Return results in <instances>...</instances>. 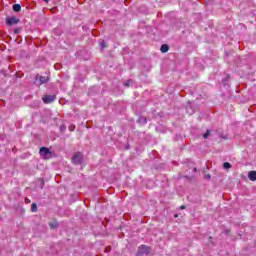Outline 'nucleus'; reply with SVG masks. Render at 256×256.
<instances>
[{
    "instance_id": "f8f14e48",
    "label": "nucleus",
    "mask_w": 256,
    "mask_h": 256,
    "mask_svg": "<svg viewBox=\"0 0 256 256\" xmlns=\"http://www.w3.org/2000/svg\"><path fill=\"white\" fill-rule=\"evenodd\" d=\"M101 48L105 49L107 47V43L105 41L100 42Z\"/></svg>"
},
{
    "instance_id": "f03ea898",
    "label": "nucleus",
    "mask_w": 256,
    "mask_h": 256,
    "mask_svg": "<svg viewBox=\"0 0 256 256\" xmlns=\"http://www.w3.org/2000/svg\"><path fill=\"white\" fill-rule=\"evenodd\" d=\"M82 159H83V155L81 153H76L72 157V163H74V165H79V163H81Z\"/></svg>"
},
{
    "instance_id": "1a4fd4ad",
    "label": "nucleus",
    "mask_w": 256,
    "mask_h": 256,
    "mask_svg": "<svg viewBox=\"0 0 256 256\" xmlns=\"http://www.w3.org/2000/svg\"><path fill=\"white\" fill-rule=\"evenodd\" d=\"M223 167H224V169H231V163L225 162V163L223 164Z\"/></svg>"
},
{
    "instance_id": "0eeeda50",
    "label": "nucleus",
    "mask_w": 256,
    "mask_h": 256,
    "mask_svg": "<svg viewBox=\"0 0 256 256\" xmlns=\"http://www.w3.org/2000/svg\"><path fill=\"white\" fill-rule=\"evenodd\" d=\"M160 51L162 53H167V51H169V46L167 44H163L160 48Z\"/></svg>"
},
{
    "instance_id": "4468645a",
    "label": "nucleus",
    "mask_w": 256,
    "mask_h": 256,
    "mask_svg": "<svg viewBox=\"0 0 256 256\" xmlns=\"http://www.w3.org/2000/svg\"><path fill=\"white\" fill-rule=\"evenodd\" d=\"M69 130H70V131H75V125H70V126H69Z\"/></svg>"
},
{
    "instance_id": "9d476101",
    "label": "nucleus",
    "mask_w": 256,
    "mask_h": 256,
    "mask_svg": "<svg viewBox=\"0 0 256 256\" xmlns=\"http://www.w3.org/2000/svg\"><path fill=\"white\" fill-rule=\"evenodd\" d=\"M39 80H40V83H47V78L46 77L40 76Z\"/></svg>"
},
{
    "instance_id": "6ab92c4d",
    "label": "nucleus",
    "mask_w": 256,
    "mask_h": 256,
    "mask_svg": "<svg viewBox=\"0 0 256 256\" xmlns=\"http://www.w3.org/2000/svg\"><path fill=\"white\" fill-rule=\"evenodd\" d=\"M180 208H181V209H185V206H181Z\"/></svg>"
},
{
    "instance_id": "20e7f679",
    "label": "nucleus",
    "mask_w": 256,
    "mask_h": 256,
    "mask_svg": "<svg viewBox=\"0 0 256 256\" xmlns=\"http://www.w3.org/2000/svg\"><path fill=\"white\" fill-rule=\"evenodd\" d=\"M6 23L7 25H17V23H19V19L16 17H10L6 19Z\"/></svg>"
},
{
    "instance_id": "39448f33",
    "label": "nucleus",
    "mask_w": 256,
    "mask_h": 256,
    "mask_svg": "<svg viewBox=\"0 0 256 256\" xmlns=\"http://www.w3.org/2000/svg\"><path fill=\"white\" fill-rule=\"evenodd\" d=\"M42 99L44 103H53V101H55V95H47L44 96Z\"/></svg>"
},
{
    "instance_id": "a211bd4d",
    "label": "nucleus",
    "mask_w": 256,
    "mask_h": 256,
    "mask_svg": "<svg viewBox=\"0 0 256 256\" xmlns=\"http://www.w3.org/2000/svg\"><path fill=\"white\" fill-rule=\"evenodd\" d=\"M45 1V3H49V0H44Z\"/></svg>"
},
{
    "instance_id": "f257e3e1",
    "label": "nucleus",
    "mask_w": 256,
    "mask_h": 256,
    "mask_svg": "<svg viewBox=\"0 0 256 256\" xmlns=\"http://www.w3.org/2000/svg\"><path fill=\"white\" fill-rule=\"evenodd\" d=\"M40 156L42 159H51V157H53V152H51L49 148L42 147L40 148Z\"/></svg>"
},
{
    "instance_id": "f3484780",
    "label": "nucleus",
    "mask_w": 256,
    "mask_h": 256,
    "mask_svg": "<svg viewBox=\"0 0 256 256\" xmlns=\"http://www.w3.org/2000/svg\"><path fill=\"white\" fill-rule=\"evenodd\" d=\"M126 87H129V83H125Z\"/></svg>"
},
{
    "instance_id": "423d86ee",
    "label": "nucleus",
    "mask_w": 256,
    "mask_h": 256,
    "mask_svg": "<svg viewBox=\"0 0 256 256\" xmlns=\"http://www.w3.org/2000/svg\"><path fill=\"white\" fill-rule=\"evenodd\" d=\"M248 178L250 179V181H256V171H250L248 173Z\"/></svg>"
},
{
    "instance_id": "ddd939ff",
    "label": "nucleus",
    "mask_w": 256,
    "mask_h": 256,
    "mask_svg": "<svg viewBox=\"0 0 256 256\" xmlns=\"http://www.w3.org/2000/svg\"><path fill=\"white\" fill-rule=\"evenodd\" d=\"M50 227H51L52 229H55V227H57V223H50Z\"/></svg>"
},
{
    "instance_id": "6e6552de",
    "label": "nucleus",
    "mask_w": 256,
    "mask_h": 256,
    "mask_svg": "<svg viewBox=\"0 0 256 256\" xmlns=\"http://www.w3.org/2000/svg\"><path fill=\"white\" fill-rule=\"evenodd\" d=\"M13 11H15L16 13H19V11H21V5L20 4H14L13 5Z\"/></svg>"
},
{
    "instance_id": "2eb2a0df",
    "label": "nucleus",
    "mask_w": 256,
    "mask_h": 256,
    "mask_svg": "<svg viewBox=\"0 0 256 256\" xmlns=\"http://www.w3.org/2000/svg\"><path fill=\"white\" fill-rule=\"evenodd\" d=\"M203 137H204V139H207V137H209V131H207V133H205V134L203 135Z\"/></svg>"
},
{
    "instance_id": "dca6fc26",
    "label": "nucleus",
    "mask_w": 256,
    "mask_h": 256,
    "mask_svg": "<svg viewBox=\"0 0 256 256\" xmlns=\"http://www.w3.org/2000/svg\"><path fill=\"white\" fill-rule=\"evenodd\" d=\"M174 217L177 219V217H179V215H178V214H175Z\"/></svg>"
},
{
    "instance_id": "9b49d317",
    "label": "nucleus",
    "mask_w": 256,
    "mask_h": 256,
    "mask_svg": "<svg viewBox=\"0 0 256 256\" xmlns=\"http://www.w3.org/2000/svg\"><path fill=\"white\" fill-rule=\"evenodd\" d=\"M31 209H32V212H33V213L37 212V204H35V203L32 204V205H31Z\"/></svg>"
},
{
    "instance_id": "7ed1b4c3",
    "label": "nucleus",
    "mask_w": 256,
    "mask_h": 256,
    "mask_svg": "<svg viewBox=\"0 0 256 256\" xmlns=\"http://www.w3.org/2000/svg\"><path fill=\"white\" fill-rule=\"evenodd\" d=\"M139 252L142 255H149L151 253V248L149 246L142 245L139 248Z\"/></svg>"
}]
</instances>
